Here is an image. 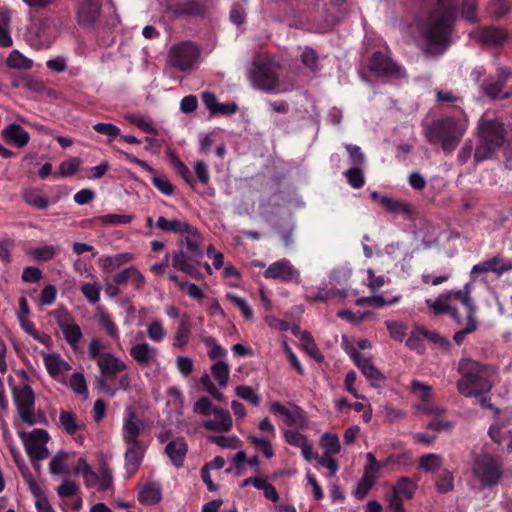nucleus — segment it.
I'll use <instances>...</instances> for the list:
<instances>
[{"mask_svg": "<svg viewBox=\"0 0 512 512\" xmlns=\"http://www.w3.org/2000/svg\"><path fill=\"white\" fill-rule=\"evenodd\" d=\"M457 372L460 378L456 387L464 397H481L489 393L494 385L496 368L493 365L463 357L458 362Z\"/></svg>", "mask_w": 512, "mask_h": 512, "instance_id": "1", "label": "nucleus"}, {"mask_svg": "<svg viewBox=\"0 0 512 512\" xmlns=\"http://www.w3.org/2000/svg\"><path fill=\"white\" fill-rule=\"evenodd\" d=\"M467 119L446 116L423 125V134L431 145H440L443 152L451 154L467 130Z\"/></svg>", "mask_w": 512, "mask_h": 512, "instance_id": "2", "label": "nucleus"}, {"mask_svg": "<svg viewBox=\"0 0 512 512\" xmlns=\"http://www.w3.org/2000/svg\"><path fill=\"white\" fill-rule=\"evenodd\" d=\"M105 345L99 338H93L88 346L89 359L95 361L101 376L105 378H116L118 374L125 371L128 366L119 357L111 352H103Z\"/></svg>", "mask_w": 512, "mask_h": 512, "instance_id": "3", "label": "nucleus"}, {"mask_svg": "<svg viewBox=\"0 0 512 512\" xmlns=\"http://www.w3.org/2000/svg\"><path fill=\"white\" fill-rule=\"evenodd\" d=\"M455 21V11L444 8L439 14L429 19L426 37L431 45L445 46L449 43L450 34Z\"/></svg>", "mask_w": 512, "mask_h": 512, "instance_id": "4", "label": "nucleus"}, {"mask_svg": "<svg viewBox=\"0 0 512 512\" xmlns=\"http://www.w3.org/2000/svg\"><path fill=\"white\" fill-rule=\"evenodd\" d=\"M481 88L486 96L492 100L508 99L512 95V70L508 67H499L495 77L486 78Z\"/></svg>", "mask_w": 512, "mask_h": 512, "instance_id": "5", "label": "nucleus"}, {"mask_svg": "<svg viewBox=\"0 0 512 512\" xmlns=\"http://www.w3.org/2000/svg\"><path fill=\"white\" fill-rule=\"evenodd\" d=\"M200 57L199 48L190 41L174 44L168 53L170 66L180 71H190Z\"/></svg>", "mask_w": 512, "mask_h": 512, "instance_id": "6", "label": "nucleus"}, {"mask_svg": "<svg viewBox=\"0 0 512 512\" xmlns=\"http://www.w3.org/2000/svg\"><path fill=\"white\" fill-rule=\"evenodd\" d=\"M23 441L27 455L32 463L46 459L49 456V450L46 443L50 440L49 433L44 429H33L29 434L18 432ZM35 466V464H33Z\"/></svg>", "mask_w": 512, "mask_h": 512, "instance_id": "7", "label": "nucleus"}, {"mask_svg": "<svg viewBox=\"0 0 512 512\" xmlns=\"http://www.w3.org/2000/svg\"><path fill=\"white\" fill-rule=\"evenodd\" d=\"M12 398L19 418L28 426H34L35 393L30 385L12 387Z\"/></svg>", "mask_w": 512, "mask_h": 512, "instance_id": "8", "label": "nucleus"}, {"mask_svg": "<svg viewBox=\"0 0 512 512\" xmlns=\"http://www.w3.org/2000/svg\"><path fill=\"white\" fill-rule=\"evenodd\" d=\"M473 470L481 484L487 487L497 484L502 476L500 463L488 454L476 458Z\"/></svg>", "mask_w": 512, "mask_h": 512, "instance_id": "9", "label": "nucleus"}, {"mask_svg": "<svg viewBox=\"0 0 512 512\" xmlns=\"http://www.w3.org/2000/svg\"><path fill=\"white\" fill-rule=\"evenodd\" d=\"M178 249L172 252V266L183 273L195 276L197 266L201 264L204 253H196L184 248V242H178Z\"/></svg>", "mask_w": 512, "mask_h": 512, "instance_id": "10", "label": "nucleus"}, {"mask_svg": "<svg viewBox=\"0 0 512 512\" xmlns=\"http://www.w3.org/2000/svg\"><path fill=\"white\" fill-rule=\"evenodd\" d=\"M251 80L255 88L262 91H272L279 84V77L272 66L265 61L254 62Z\"/></svg>", "mask_w": 512, "mask_h": 512, "instance_id": "11", "label": "nucleus"}, {"mask_svg": "<svg viewBox=\"0 0 512 512\" xmlns=\"http://www.w3.org/2000/svg\"><path fill=\"white\" fill-rule=\"evenodd\" d=\"M369 70L377 77L399 78L403 68L381 51H376L369 59Z\"/></svg>", "mask_w": 512, "mask_h": 512, "instance_id": "12", "label": "nucleus"}, {"mask_svg": "<svg viewBox=\"0 0 512 512\" xmlns=\"http://www.w3.org/2000/svg\"><path fill=\"white\" fill-rule=\"evenodd\" d=\"M263 276L266 279L280 280L281 282L300 283V272L296 269L288 259H281L273 262L264 271Z\"/></svg>", "mask_w": 512, "mask_h": 512, "instance_id": "13", "label": "nucleus"}, {"mask_svg": "<svg viewBox=\"0 0 512 512\" xmlns=\"http://www.w3.org/2000/svg\"><path fill=\"white\" fill-rule=\"evenodd\" d=\"M165 11L173 18L202 17L206 13V7L201 0H185L168 3Z\"/></svg>", "mask_w": 512, "mask_h": 512, "instance_id": "14", "label": "nucleus"}, {"mask_svg": "<svg viewBox=\"0 0 512 512\" xmlns=\"http://www.w3.org/2000/svg\"><path fill=\"white\" fill-rule=\"evenodd\" d=\"M479 138L502 147L506 140V130L503 122L498 119H484L479 122Z\"/></svg>", "mask_w": 512, "mask_h": 512, "instance_id": "15", "label": "nucleus"}, {"mask_svg": "<svg viewBox=\"0 0 512 512\" xmlns=\"http://www.w3.org/2000/svg\"><path fill=\"white\" fill-rule=\"evenodd\" d=\"M351 358L354 364L361 370L370 384L375 388L383 387L385 376L374 366L370 359L365 358L360 352L353 350Z\"/></svg>", "mask_w": 512, "mask_h": 512, "instance_id": "16", "label": "nucleus"}, {"mask_svg": "<svg viewBox=\"0 0 512 512\" xmlns=\"http://www.w3.org/2000/svg\"><path fill=\"white\" fill-rule=\"evenodd\" d=\"M509 271H512V260H504L502 256L496 255L474 265L471 270V275L474 276L481 273L493 272L498 277H501L504 273Z\"/></svg>", "mask_w": 512, "mask_h": 512, "instance_id": "17", "label": "nucleus"}, {"mask_svg": "<svg viewBox=\"0 0 512 512\" xmlns=\"http://www.w3.org/2000/svg\"><path fill=\"white\" fill-rule=\"evenodd\" d=\"M213 414L215 418L204 420L202 426L208 431L229 432L233 425L230 412L222 407L215 406Z\"/></svg>", "mask_w": 512, "mask_h": 512, "instance_id": "18", "label": "nucleus"}, {"mask_svg": "<svg viewBox=\"0 0 512 512\" xmlns=\"http://www.w3.org/2000/svg\"><path fill=\"white\" fill-rule=\"evenodd\" d=\"M450 300L451 295L442 293L436 300L426 299L425 303L435 315L449 314L456 323L461 324L463 319L457 308L449 304Z\"/></svg>", "mask_w": 512, "mask_h": 512, "instance_id": "19", "label": "nucleus"}, {"mask_svg": "<svg viewBox=\"0 0 512 512\" xmlns=\"http://www.w3.org/2000/svg\"><path fill=\"white\" fill-rule=\"evenodd\" d=\"M1 137L7 144L14 145L17 148L25 147L30 141L29 133L17 123L7 125L1 131Z\"/></svg>", "mask_w": 512, "mask_h": 512, "instance_id": "20", "label": "nucleus"}, {"mask_svg": "<svg viewBox=\"0 0 512 512\" xmlns=\"http://www.w3.org/2000/svg\"><path fill=\"white\" fill-rule=\"evenodd\" d=\"M141 423L135 412L128 410L124 417L122 438L126 444L140 443Z\"/></svg>", "mask_w": 512, "mask_h": 512, "instance_id": "21", "label": "nucleus"}, {"mask_svg": "<svg viewBox=\"0 0 512 512\" xmlns=\"http://www.w3.org/2000/svg\"><path fill=\"white\" fill-rule=\"evenodd\" d=\"M187 452L188 445L182 437L171 440L165 447V453L176 468L183 466Z\"/></svg>", "mask_w": 512, "mask_h": 512, "instance_id": "22", "label": "nucleus"}, {"mask_svg": "<svg viewBox=\"0 0 512 512\" xmlns=\"http://www.w3.org/2000/svg\"><path fill=\"white\" fill-rule=\"evenodd\" d=\"M101 6L93 0H84L78 8V23L81 26H93L100 15Z\"/></svg>", "mask_w": 512, "mask_h": 512, "instance_id": "23", "label": "nucleus"}, {"mask_svg": "<svg viewBox=\"0 0 512 512\" xmlns=\"http://www.w3.org/2000/svg\"><path fill=\"white\" fill-rule=\"evenodd\" d=\"M131 357L140 365L154 362L158 356V349L146 342L137 343L130 348Z\"/></svg>", "mask_w": 512, "mask_h": 512, "instance_id": "24", "label": "nucleus"}, {"mask_svg": "<svg viewBox=\"0 0 512 512\" xmlns=\"http://www.w3.org/2000/svg\"><path fill=\"white\" fill-rule=\"evenodd\" d=\"M125 452V467L130 474H134L142 463L145 454V446L142 442L127 444Z\"/></svg>", "mask_w": 512, "mask_h": 512, "instance_id": "25", "label": "nucleus"}, {"mask_svg": "<svg viewBox=\"0 0 512 512\" xmlns=\"http://www.w3.org/2000/svg\"><path fill=\"white\" fill-rule=\"evenodd\" d=\"M471 283H467L464 285L462 289L452 290L446 292L447 295H451V299H455L459 301L466 308L467 317H476V305L474 304L473 299L471 298Z\"/></svg>", "mask_w": 512, "mask_h": 512, "instance_id": "26", "label": "nucleus"}, {"mask_svg": "<svg viewBox=\"0 0 512 512\" xmlns=\"http://www.w3.org/2000/svg\"><path fill=\"white\" fill-rule=\"evenodd\" d=\"M133 260V254L129 252L104 256L99 259L100 266L105 273H112L121 266Z\"/></svg>", "mask_w": 512, "mask_h": 512, "instance_id": "27", "label": "nucleus"}, {"mask_svg": "<svg viewBox=\"0 0 512 512\" xmlns=\"http://www.w3.org/2000/svg\"><path fill=\"white\" fill-rule=\"evenodd\" d=\"M138 501L144 505H155L161 501V487L156 482L143 485L137 496Z\"/></svg>", "mask_w": 512, "mask_h": 512, "instance_id": "28", "label": "nucleus"}, {"mask_svg": "<svg viewBox=\"0 0 512 512\" xmlns=\"http://www.w3.org/2000/svg\"><path fill=\"white\" fill-rule=\"evenodd\" d=\"M479 38L485 44L502 45L507 39V33L504 29L491 25L481 28Z\"/></svg>", "mask_w": 512, "mask_h": 512, "instance_id": "29", "label": "nucleus"}, {"mask_svg": "<svg viewBox=\"0 0 512 512\" xmlns=\"http://www.w3.org/2000/svg\"><path fill=\"white\" fill-rule=\"evenodd\" d=\"M380 204L390 213L402 214L406 218H411L413 215L412 206L405 201L383 196L381 197Z\"/></svg>", "mask_w": 512, "mask_h": 512, "instance_id": "30", "label": "nucleus"}, {"mask_svg": "<svg viewBox=\"0 0 512 512\" xmlns=\"http://www.w3.org/2000/svg\"><path fill=\"white\" fill-rule=\"evenodd\" d=\"M11 22L10 12L0 8V47H11L13 40L10 35L9 27Z\"/></svg>", "mask_w": 512, "mask_h": 512, "instance_id": "31", "label": "nucleus"}, {"mask_svg": "<svg viewBox=\"0 0 512 512\" xmlns=\"http://www.w3.org/2000/svg\"><path fill=\"white\" fill-rule=\"evenodd\" d=\"M190 224L180 220H168L163 216H160L156 222V227L168 232L177 233L183 235L186 230L190 229Z\"/></svg>", "mask_w": 512, "mask_h": 512, "instance_id": "32", "label": "nucleus"}, {"mask_svg": "<svg viewBox=\"0 0 512 512\" xmlns=\"http://www.w3.org/2000/svg\"><path fill=\"white\" fill-rule=\"evenodd\" d=\"M59 327L64 335L65 340L67 343L75 349L77 344L80 342V340L83 337L81 328L79 325L73 323V324H67L65 322H58Z\"/></svg>", "mask_w": 512, "mask_h": 512, "instance_id": "33", "label": "nucleus"}, {"mask_svg": "<svg viewBox=\"0 0 512 512\" xmlns=\"http://www.w3.org/2000/svg\"><path fill=\"white\" fill-rule=\"evenodd\" d=\"M24 201L39 210H45L49 206L48 198L42 195L37 188H29L23 194Z\"/></svg>", "mask_w": 512, "mask_h": 512, "instance_id": "34", "label": "nucleus"}, {"mask_svg": "<svg viewBox=\"0 0 512 512\" xmlns=\"http://www.w3.org/2000/svg\"><path fill=\"white\" fill-rule=\"evenodd\" d=\"M191 335V327L187 317H183L177 326L173 339V346L183 348L187 345Z\"/></svg>", "mask_w": 512, "mask_h": 512, "instance_id": "35", "label": "nucleus"}, {"mask_svg": "<svg viewBox=\"0 0 512 512\" xmlns=\"http://www.w3.org/2000/svg\"><path fill=\"white\" fill-rule=\"evenodd\" d=\"M500 147L497 145H494L493 143L484 141L483 139L479 138V144L475 148L474 152V161L476 164L481 163L487 159H490L495 151L499 149Z\"/></svg>", "mask_w": 512, "mask_h": 512, "instance_id": "36", "label": "nucleus"}, {"mask_svg": "<svg viewBox=\"0 0 512 512\" xmlns=\"http://www.w3.org/2000/svg\"><path fill=\"white\" fill-rule=\"evenodd\" d=\"M211 374L213 378L218 382L221 388H224L228 384L230 367L225 361H216L211 366Z\"/></svg>", "mask_w": 512, "mask_h": 512, "instance_id": "37", "label": "nucleus"}, {"mask_svg": "<svg viewBox=\"0 0 512 512\" xmlns=\"http://www.w3.org/2000/svg\"><path fill=\"white\" fill-rule=\"evenodd\" d=\"M511 9L512 2L510 0H490L488 5V11L495 20L505 17Z\"/></svg>", "mask_w": 512, "mask_h": 512, "instance_id": "38", "label": "nucleus"}, {"mask_svg": "<svg viewBox=\"0 0 512 512\" xmlns=\"http://www.w3.org/2000/svg\"><path fill=\"white\" fill-rule=\"evenodd\" d=\"M6 64L9 68L12 69L28 70L32 68L33 61L25 57L18 50H13L6 59Z\"/></svg>", "mask_w": 512, "mask_h": 512, "instance_id": "39", "label": "nucleus"}, {"mask_svg": "<svg viewBox=\"0 0 512 512\" xmlns=\"http://www.w3.org/2000/svg\"><path fill=\"white\" fill-rule=\"evenodd\" d=\"M59 423L64 431L69 435H74L81 427L77 423L75 414L65 410L60 411Z\"/></svg>", "mask_w": 512, "mask_h": 512, "instance_id": "40", "label": "nucleus"}, {"mask_svg": "<svg viewBox=\"0 0 512 512\" xmlns=\"http://www.w3.org/2000/svg\"><path fill=\"white\" fill-rule=\"evenodd\" d=\"M76 473H81L87 487H91L98 482V474L91 468V466L83 459L78 460Z\"/></svg>", "mask_w": 512, "mask_h": 512, "instance_id": "41", "label": "nucleus"}, {"mask_svg": "<svg viewBox=\"0 0 512 512\" xmlns=\"http://www.w3.org/2000/svg\"><path fill=\"white\" fill-rule=\"evenodd\" d=\"M414 492L415 483L407 477H401L393 487V493L401 498L411 499Z\"/></svg>", "mask_w": 512, "mask_h": 512, "instance_id": "42", "label": "nucleus"}, {"mask_svg": "<svg viewBox=\"0 0 512 512\" xmlns=\"http://www.w3.org/2000/svg\"><path fill=\"white\" fill-rule=\"evenodd\" d=\"M366 457L368 460V464L364 468V475L374 476L383 467H386L387 465H389L391 463H395V456H393V455L389 456L384 462L377 461V459L371 452H369Z\"/></svg>", "mask_w": 512, "mask_h": 512, "instance_id": "43", "label": "nucleus"}, {"mask_svg": "<svg viewBox=\"0 0 512 512\" xmlns=\"http://www.w3.org/2000/svg\"><path fill=\"white\" fill-rule=\"evenodd\" d=\"M184 234H186L184 240H182L184 248L192 252L203 253L199 245L201 236L197 228L190 226V229L186 230Z\"/></svg>", "mask_w": 512, "mask_h": 512, "instance_id": "44", "label": "nucleus"}, {"mask_svg": "<svg viewBox=\"0 0 512 512\" xmlns=\"http://www.w3.org/2000/svg\"><path fill=\"white\" fill-rule=\"evenodd\" d=\"M98 322H99V325L101 326V328L105 330V332L108 336H110L115 341L120 340L119 329L109 314L104 313V312L101 313V315L99 316Z\"/></svg>", "mask_w": 512, "mask_h": 512, "instance_id": "45", "label": "nucleus"}, {"mask_svg": "<svg viewBox=\"0 0 512 512\" xmlns=\"http://www.w3.org/2000/svg\"><path fill=\"white\" fill-rule=\"evenodd\" d=\"M443 459L438 454H426L419 460V468L425 472H434L442 465Z\"/></svg>", "mask_w": 512, "mask_h": 512, "instance_id": "46", "label": "nucleus"}, {"mask_svg": "<svg viewBox=\"0 0 512 512\" xmlns=\"http://www.w3.org/2000/svg\"><path fill=\"white\" fill-rule=\"evenodd\" d=\"M301 62L311 72H318L320 70L319 57L317 52L310 47H306L301 54Z\"/></svg>", "mask_w": 512, "mask_h": 512, "instance_id": "47", "label": "nucleus"}, {"mask_svg": "<svg viewBox=\"0 0 512 512\" xmlns=\"http://www.w3.org/2000/svg\"><path fill=\"white\" fill-rule=\"evenodd\" d=\"M376 482V477L372 475H364L357 484L356 489L353 491V495L358 499H363L367 496L371 488Z\"/></svg>", "mask_w": 512, "mask_h": 512, "instance_id": "48", "label": "nucleus"}, {"mask_svg": "<svg viewBox=\"0 0 512 512\" xmlns=\"http://www.w3.org/2000/svg\"><path fill=\"white\" fill-rule=\"evenodd\" d=\"M321 445L326 450V454L335 455L340 452L341 445L339 438L330 433H325L321 438Z\"/></svg>", "mask_w": 512, "mask_h": 512, "instance_id": "49", "label": "nucleus"}, {"mask_svg": "<svg viewBox=\"0 0 512 512\" xmlns=\"http://www.w3.org/2000/svg\"><path fill=\"white\" fill-rule=\"evenodd\" d=\"M248 440L254 445L255 449L261 451L266 458L269 459L274 456L271 442L268 439L250 435Z\"/></svg>", "mask_w": 512, "mask_h": 512, "instance_id": "50", "label": "nucleus"}, {"mask_svg": "<svg viewBox=\"0 0 512 512\" xmlns=\"http://www.w3.org/2000/svg\"><path fill=\"white\" fill-rule=\"evenodd\" d=\"M93 129L99 134L108 136L109 142L119 137L121 133L120 128L112 123L99 122L93 126Z\"/></svg>", "mask_w": 512, "mask_h": 512, "instance_id": "51", "label": "nucleus"}, {"mask_svg": "<svg viewBox=\"0 0 512 512\" xmlns=\"http://www.w3.org/2000/svg\"><path fill=\"white\" fill-rule=\"evenodd\" d=\"M478 328V322H477V319L476 317H467V323H466V326L457 331L454 336H453V340L455 341V343L457 345H461L464 340H465V337L468 335V334H471L473 333L474 331H476Z\"/></svg>", "mask_w": 512, "mask_h": 512, "instance_id": "52", "label": "nucleus"}, {"mask_svg": "<svg viewBox=\"0 0 512 512\" xmlns=\"http://www.w3.org/2000/svg\"><path fill=\"white\" fill-rule=\"evenodd\" d=\"M361 166H354L345 172L348 183L355 189H359L364 186L365 179Z\"/></svg>", "mask_w": 512, "mask_h": 512, "instance_id": "53", "label": "nucleus"}, {"mask_svg": "<svg viewBox=\"0 0 512 512\" xmlns=\"http://www.w3.org/2000/svg\"><path fill=\"white\" fill-rule=\"evenodd\" d=\"M385 325L391 338L399 342L403 341L407 330V327L404 324L395 320H387Z\"/></svg>", "mask_w": 512, "mask_h": 512, "instance_id": "54", "label": "nucleus"}, {"mask_svg": "<svg viewBox=\"0 0 512 512\" xmlns=\"http://www.w3.org/2000/svg\"><path fill=\"white\" fill-rule=\"evenodd\" d=\"M125 119L129 123L134 124L135 126H137L140 130H142L145 133L157 134V130L155 129L153 124L148 122V121H146L145 118L142 117V116H138V115H135V114H127L125 116Z\"/></svg>", "mask_w": 512, "mask_h": 512, "instance_id": "55", "label": "nucleus"}, {"mask_svg": "<svg viewBox=\"0 0 512 512\" xmlns=\"http://www.w3.org/2000/svg\"><path fill=\"white\" fill-rule=\"evenodd\" d=\"M147 335L154 342L162 341L166 336V331L160 320L152 321L147 327Z\"/></svg>", "mask_w": 512, "mask_h": 512, "instance_id": "56", "label": "nucleus"}, {"mask_svg": "<svg viewBox=\"0 0 512 512\" xmlns=\"http://www.w3.org/2000/svg\"><path fill=\"white\" fill-rule=\"evenodd\" d=\"M57 254V249L51 245L37 247L32 251L34 259L38 262H46L54 258Z\"/></svg>", "mask_w": 512, "mask_h": 512, "instance_id": "57", "label": "nucleus"}, {"mask_svg": "<svg viewBox=\"0 0 512 512\" xmlns=\"http://www.w3.org/2000/svg\"><path fill=\"white\" fill-rule=\"evenodd\" d=\"M226 297L241 310L242 315L245 319H253V310L251 309V307L249 306L245 299L232 293H228Z\"/></svg>", "mask_w": 512, "mask_h": 512, "instance_id": "58", "label": "nucleus"}, {"mask_svg": "<svg viewBox=\"0 0 512 512\" xmlns=\"http://www.w3.org/2000/svg\"><path fill=\"white\" fill-rule=\"evenodd\" d=\"M453 476L448 470H442L438 476L436 481V486L439 492L446 493L453 489Z\"/></svg>", "mask_w": 512, "mask_h": 512, "instance_id": "59", "label": "nucleus"}, {"mask_svg": "<svg viewBox=\"0 0 512 512\" xmlns=\"http://www.w3.org/2000/svg\"><path fill=\"white\" fill-rule=\"evenodd\" d=\"M48 373L55 377L61 373L62 358L58 354H49L44 359Z\"/></svg>", "mask_w": 512, "mask_h": 512, "instance_id": "60", "label": "nucleus"}, {"mask_svg": "<svg viewBox=\"0 0 512 512\" xmlns=\"http://www.w3.org/2000/svg\"><path fill=\"white\" fill-rule=\"evenodd\" d=\"M417 332L421 334L424 338L439 345L440 347L448 348L451 345L450 341L446 337L440 335L437 332L429 331L425 328H418Z\"/></svg>", "mask_w": 512, "mask_h": 512, "instance_id": "61", "label": "nucleus"}, {"mask_svg": "<svg viewBox=\"0 0 512 512\" xmlns=\"http://www.w3.org/2000/svg\"><path fill=\"white\" fill-rule=\"evenodd\" d=\"M461 14L469 22H477V1L476 0H463L461 7Z\"/></svg>", "mask_w": 512, "mask_h": 512, "instance_id": "62", "label": "nucleus"}, {"mask_svg": "<svg viewBox=\"0 0 512 512\" xmlns=\"http://www.w3.org/2000/svg\"><path fill=\"white\" fill-rule=\"evenodd\" d=\"M70 387L71 389L79 394L84 395L87 393V383L84 375L79 372H75L70 376Z\"/></svg>", "mask_w": 512, "mask_h": 512, "instance_id": "63", "label": "nucleus"}, {"mask_svg": "<svg viewBox=\"0 0 512 512\" xmlns=\"http://www.w3.org/2000/svg\"><path fill=\"white\" fill-rule=\"evenodd\" d=\"M67 454L63 451L58 452L50 461L49 469L52 474H64L66 473L65 461Z\"/></svg>", "mask_w": 512, "mask_h": 512, "instance_id": "64", "label": "nucleus"}]
</instances>
